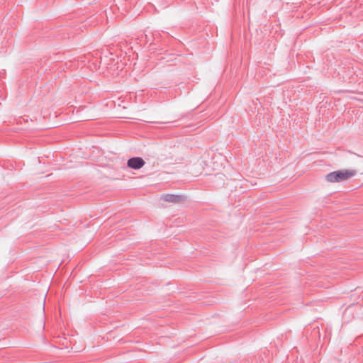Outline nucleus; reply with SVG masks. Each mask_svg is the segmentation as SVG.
Masks as SVG:
<instances>
[{
	"label": "nucleus",
	"mask_w": 363,
	"mask_h": 363,
	"mask_svg": "<svg viewBox=\"0 0 363 363\" xmlns=\"http://www.w3.org/2000/svg\"><path fill=\"white\" fill-rule=\"evenodd\" d=\"M356 174L355 169H340L327 174L325 176V179L328 182L337 183L346 181Z\"/></svg>",
	"instance_id": "nucleus-1"
},
{
	"label": "nucleus",
	"mask_w": 363,
	"mask_h": 363,
	"mask_svg": "<svg viewBox=\"0 0 363 363\" xmlns=\"http://www.w3.org/2000/svg\"><path fill=\"white\" fill-rule=\"evenodd\" d=\"M145 164V160L140 157H133L128 160L127 167L130 169L138 170Z\"/></svg>",
	"instance_id": "nucleus-2"
},
{
	"label": "nucleus",
	"mask_w": 363,
	"mask_h": 363,
	"mask_svg": "<svg viewBox=\"0 0 363 363\" xmlns=\"http://www.w3.org/2000/svg\"><path fill=\"white\" fill-rule=\"evenodd\" d=\"M162 199L164 201L169 202V203H178L180 202H182L184 201V198L182 195H177V194H165L162 196Z\"/></svg>",
	"instance_id": "nucleus-3"
},
{
	"label": "nucleus",
	"mask_w": 363,
	"mask_h": 363,
	"mask_svg": "<svg viewBox=\"0 0 363 363\" xmlns=\"http://www.w3.org/2000/svg\"><path fill=\"white\" fill-rule=\"evenodd\" d=\"M225 175L221 173H218L215 174L213 177V182L215 183L217 186H222L225 184Z\"/></svg>",
	"instance_id": "nucleus-4"
},
{
	"label": "nucleus",
	"mask_w": 363,
	"mask_h": 363,
	"mask_svg": "<svg viewBox=\"0 0 363 363\" xmlns=\"http://www.w3.org/2000/svg\"><path fill=\"white\" fill-rule=\"evenodd\" d=\"M233 363H245V362L240 361V362H234Z\"/></svg>",
	"instance_id": "nucleus-5"
},
{
	"label": "nucleus",
	"mask_w": 363,
	"mask_h": 363,
	"mask_svg": "<svg viewBox=\"0 0 363 363\" xmlns=\"http://www.w3.org/2000/svg\"><path fill=\"white\" fill-rule=\"evenodd\" d=\"M229 159H231V156H228V163H230V161L229 160Z\"/></svg>",
	"instance_id": "nucleus-6"
}]
</instances>
